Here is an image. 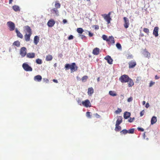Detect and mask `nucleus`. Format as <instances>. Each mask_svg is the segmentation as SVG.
I'll return each mask as SVG.
<instances>
[{"instance_id": "nucleus-24", "label": "nucleus", "mask_w": 160, "mask_h": 160, "mask_svg": "<svg viewBox=\"0 0 160 160\" xmlns=\"http://www.w3.org/2000/svg\"><path fill=\"white\" fill-rule=\"evenodd\" d=\"M130 115L131 114L130 112H125L124 114V118L125 119H128L130 117Z\"/></svg>"}, {"instance_id": "nucleus-36", "label": "nucleus", "mask_w": 160, "mask_h": 160, "mask_svg": "<svg viewBox=\"0 0 160 160\" xmlns=\"http://www.w3.org/2000/svg\"><path fill=\"white\" fill-rule=\"evenodd\" d=\"M36 62L38 64H40L42 63V61L41 59L38 58L36 60Z\"/></svg>"}, {"instance_id": "nucleus-20", "label": "nucleus", "mask_w": 160, "mask_h": 160, "mask_svg": "<svg viewBox=\"0 0 160 160\" xmlns=\"http://www.w3.org/2000/svg\"><path fill=\"white\" fill-rule=\"evenodd\" d=\"M94 92V90L91 87L88 89V93L89 96H91Z\"/></svg>"}, {"instance_id": "nucleus-23", "label": "nucleus", "mask_w": 160, "mask_h": 160, "mask_svg": "<svg viewBox=\"0 0 160 160\" xmlns=\"http://www.w3.org/2000/svg\"><path fill=\"white\" fill-rule=\"evenodd\" d=\"M39 38L38 36H36L34 37V42L35 45H37L39 42Z\"/></svg>"}, {"instance_id": "nucleus-28", "label": "nucleus", "mask_w": 160, "mask_h": 160, "mask_svg": "<svg viewBox=\"0 0 160 160\" xmlns=\"http://www.w3.org/2000/svg\"><path fill=\"white\" fill-rule=\"evenodd\" d=\"M143 54L145 57L149 58L150 56V53L147 51H144Z\"/></svg>"}, {"instance_id": "nucleus-27", "label": "nucleus", "mask_w": 160, "mask_h": 160, "mask_svg": "<svg viewBox=\"0 0 160 160\" xmlns=\"http://www.w3.org/2000/svg\"><path fill=\"white\" fill-rule=\"evenodd\" d=\"M12 8L15 12L19 11H20L19 7L17 5L13 6Z\"/></svg>"}, {"instance_id": "nucleus-8", "label": "nucleus", "mask_w": 160, "mask_h": 160, "mask_svg": "<svg viewBox=\"0 0 160 160\" xmlns=\"http://www.w3.org/2000/svg\"><path fill=\"white\" fill-rule=\"evenodd\" d=\"M82 105L86 108L91 107V104L88 99H86L84 101H82Z\"/></svg>"}, {"instance_id": "nucleus-42", "label": "nucleus", "mask_w": 160, "mask_h": 160, "mask_svg": "<svg viewBox=\"0 0 160 160\" xmlns=\"http://www.w3.org/2000/svg\"><path fill=\"white\" fill-rule=\"evenodd\" d=\"M77 101L78 104L79 105H82V102L80 98H78Z\"/></svg>"}, {"instance_id": "nucleus-62", "label": "nucleus", "mask_w": 160, "mask_h": 160, "mask_svg": "<svg viewBox=\"0 0 160 160\" xmlns=\"http://www.w3.org/2000/svg\"><path fill=\"white\" fill-rule=\"evenodd\" d=\"M46 81H47V82H48V79H46Z\"/></svg>"}, {"instance_id": "nucleus-3", "label": "nucleus", "mask_w": 160, "mask_h": 160, "mask_svg": "<svg viewBox=\"0 0 160 160\" xmlns=\"http://www.w3.org/2000/svg\"><path fill=\"white\" fill-rule=\"evenodd\" d=\"M7 25L9 28V29L11 31H13L15 28V24L11 21H9L7 22Z\"/></svg>"}, {"instance_id": "nucleus-14", "label": "nucleus", "mask_w": 160, "mask_h": 160, "mask_svg": "<svg viewBox=\"0 0 160 160\" xmlns=\"http://www.w3.org/2000/svg\"><path fill=\"white\" fill-rule=\"evenodd\" d=\"M104 59L107 60V62L109 64H112V60L110 56H106L105 58Z\"/></svg>"}, {"instance_id": "nucleus-51", "label": "nucleus", "mask_w": 160, "mask_h": 160, "mask_svg": "<svg viewBox=\"0 0 160 160\" xmlns=\"http://www.w3.org/2000/svg\"><path fill=\"white\" fill-rule=\"evenodd\" d=\"M94 28L95 29H98L99 28V27L98 25H95L94 26Z\"/></svg>"}, {"instance_id": "nucleus-2", "label": "nucleus", "mask_w": 160, "mask_h": 160, "mask_svg": "<svg viewBox=\"0 0 160 160\" xmlns=\"http://www.w3.org/2000/svg\"><path fill=\"white\" fill-rule=\"evenodd\" d=\"M129 79V78L127 75L124 74L120 77L119 80L122 82L124 83L128 82Z\"/></svg>"}, {"instance_id": "nucleus-26", "label": "nucleus", "mask_w": 160, "mask_h": 160, "mask_svg": "<svg viewBox=\"0 0 160 160\" xmlns=\"http://www.w3.org/2000/svg\"><path fill=\"white\" fill-rule=\"evenodd\" d=\"M128 84L129 87H132L134 85V82L133 81L129 78L128 81Z\"/></svg>"}, {"instance_id": "nucleus-38", "label": "nucleus", "mask_w": 160, "mask_h": 160, "mask_svg": "<svg viewBox=\"0 0 160 160\" xmlns=\"http://www.w3.org/2000/svg\"><path fill=\"white\" fill-rule=\"evenodd\" d=\"M88 78V77L87 76H84L82 78V82H84Z\"/></svg>"}, {"instance_id": "nucleus-57", "label": "nucleus", "mask_w": 160, "mask_h": 160, "mask_svg": "<svg viewBox=\"0 0 160 160\" xmlns=\"http://www.w3.org/2000/svg\"><path fill=\"white\" fill-rule=\"evenodd\" d=\"M81 37V38H82V39H83V38H85L86 37L84 35H80Z\"/></svg>"}, {"instance_id": "nucleus-45", "label": "nucleus", "mask_w": 160, "mask_h": 160, "mask_svg": "<svg viewBox=\"0 0 160 160\" xmlns=\"http://www.w3.org/2000/svg\"><path fill=\"white\" fill-rule=\"evenodd\" d=\"M91 112H86V116L89 118H91V115H90Z\"/></svg>"}, {"instance_id": "nucleus-18", "label": "nucleus", "mask_w": 160, "mask_h": 160, "mask_svg": "<svg viewBox=\"0 0 160 160\" xmlns=\"http://www.w3.org/2000/svg\"><path fill=\"white\" fill-rule=\"evenodd\" d=\"M26 57L28 58H33L35 57V54L34 53H28L27 54Z\"/></svg>"}, {"instance_id": "nucleus-46", "label": "nucleus", "mask_w": 160, "mask_h": 160, "mask_svg": "<svg viewBox=\"0 0 160 160\" xmlns=\"http://www.w3.org/2000/svg\"><path fill=\"white\" fill-rule=\"evenodd\" d=\"M145 111L144 110L141 111L140 112V116L141 117L144 114Z\"/></svg>"}, {"instance_id": "nucleus-25", "label": "nucleus", "mask_w": 160, "mask_h": 160, "mask_svg": "<svg viewBox=\"0 0 160 160\" xmlns=\"http://www.w3.org/2000/svg\"><path fill=\"white\" fill-rule=\"evenodd\" d=\"M51 11L53 13H55L56 15H58V12L57 8H54L51 10Z\"/></svg>"}, {"instance_id": "nucleus-12", "label": "nucleus", "mask_w": 160, "mask_h": 160, "mask_svg": "<svg viewBox=\"0 0 160 160\" xmlns=\"http://www.w3.org/2000/svg\"><path fill=\"white\" fill-rule=\"evenodd\" d=\"M159 28L158 27H156L154 28L153 30V34L155 36V37H157L158 36V30Z\"/></svg>"}, {"instance_id": "nucleus-6", "label": "nucleus", "mask_w": 160, "mask_h": 160, "mask_svg": "<svg viewBox=\"0 0 160 160\" xmlns=\"http://www.w3.org/2000/svg\"><path fill=\"white\" fill-rule=\"evenodd\" d=\"M124 20V26L125 28H127L129 25V20L128 18L124 17L123 18Z\"/></svg>"}, {"instance_id": "nucleus-53", "label": "nucleus", "mask_w": 160, "mask_h": 160, "mask_svg": "<svg viewBox=\"0 0 160 160\" xmlns=\"http://www.w3.org/2000/svg\"><path fill=\"white\" fill-rule=\"evenodd\" d=\"M149 103H147L146 104V105L145 106L147 108H148L149 107Z\"/></svg>"}, {"instance_id": "nucleus-9", "label": "nucleus", "mask_w": 160, "mask_h": 160, "mask_svg": "<svg viewBox=\"0 0 160 160\" xmlns=\"http://www.w3.org/2000/svg\"><path fill=\"white\" fill-rule=\"evenodd\" d=\"M107 42L109 45L114 44L115 43L114 38L112 36H109Z\"/></svg>"}, {"instance_id": "nucleus-58", "label": "nucleus", "mask_w": 160, "mask_h": 160, "mask_svg": "<svg viewBox=\"0 0 160 160\" xmlns=\"http://www.w3.org/2000/svg\"><path fill=\"white\" fill-rule=\"evenodd\" d=\"M111 12H109L108 14H107V16H109V17H110V16L111 14Z\"/></svg>"}, {"instance_id": "nucleus-41", "label": "nucleus", "mask_w": 160, "mask_h": 160, "mask_svg": "<svg viewBox=\"0 0 160 160\" xmlns=\"http://www.w3.org/2000/svg\"><path fill=\"white\" fill-rule=\"evenodd\" d=\"M143 31L145 32L146 33L148 34L149 33V30L148 28H143Z\"/></svg>"}, {"instance_id": "nucleus-50", "label": "nucleus", "mask_w": 160, "mask_h": 160, "mask_svg": "<svg viewBox=\"0 0 160 160\" xmlns=\"http://www.w3.org/2000/svg\"><path fill=\"white\" fill-rule=\"evenodd\" d=\"M138 131H140L142 132H143L144 131V129L143 128H138Z\"/></svg>"}, {"instance_id": "nucleus-30", "label": "nucleus", "mask_w": 160, "mask_h": 160, "mask_svg": "<svg viewBox=\"0 0 160 160\" xmlns=\"http://www.w3.org/2000/svg\"><path fill=\"white\" fill-rule=\"evenodd\" d=\"M13 45L18 47H19L20 46V42L18 41H15L13 43Z\"/></svg>"}, {"instance_id": "nucleus-48", "label": "nucleus", "mask_w": 160, "mask_h": 160, "mask_svg": "<svg viewBox=\"0 0 160 160\" xmlns=\"http://www.w3.org/2000/svg\"><path fill=\"white\" fill-rule=\"evenodd\" d=\"M88 34H89V36L90 37H92L93 35V33H91L90 31H88Z\"/></svg>"}, {"instance_id": "nucleus-22", "label": "nucleus", "mask_w": 160, "mask_h": 160, "mask_svg": "<svg viewBox=\"0 0 160 160\" xmlns=\"http://www.w3.org/2000/svg\"><path fill=\"white\" fill-rule=\"evenodd\" d=\"M15 31L17 34V36L18 37L21 38H23L22 35L20 32L18 30L17 28L16 29Z\"/></svg>"}, {"instance_id": "nucleus-37", "label": "nucleus", "mask_w": 160, "mask_h": 160, "mask_svg": "<svg viewBox=\"0 0 160 160\" xmlns=\"http://www.w3.org/2000/svg\"><path fill=\"white\" fill-rule=\"evenodd\" d=\"M134 128H131L128 130V133L132 134L134 132Z\"/></svg>"}, {"instance_id": "nucleus-60", "label": "nucleus", "mask_w": 160, "mask_h": 160, "mask_svg": "<svg viewBox=\"0 0 160 160\" xmlns=\"http://www.w3.org/2000/svg\"><path fill=\"white\" fill-rule=\"evenodd\" d=\"M145 103H146V102H145V101H143L142 102V104H143V105H144V104H145Z\"/></svg>"}, {"instance_id": "nucleus-61", "label": "nucleus", "mask_w": 160, "mask_h": 160, "mask_svg": "<svg viewBox=\"0 0 160 160\" xmlns=\"http://www.w3.org/2000/svg\"><path fill=\"white\" fill-rule=\"evenodd\" d=\"M99 79H100L99 78H98L97 80H98V81H99Z\"/></svg>"}, {"instance_id": "nucleus-4", "label": "nucleus", "mask_w": 160, "mask_h": 160, "mask_svg": "<svg viewBox=\"0 0 160 160\" xmlns=\"http://www.w3.org/2000/svg\"><path fill=\"white\" fill-rule=\"evenodd\" d=\"M20 54L22 57H24L27 55V49L25 47H23L21 48Z\"/></svg>"}, {"instance_id": "nucleus-35", "label": "nucleus", "mask_w": 160, "mask_h": 160, "mask_svg": "<svg viewBox=\"0 0 160 160\" xmlns=\"http://www.w3.org/2000/svg\"><path fill=\"white\" fill-rule=\"evenodd\" d=\"M128 130L126 129H123L120 132V133H121V134H126L127 133H128Z\"/></svg>"}, {"instance_id": "nucleus-29", "label": "nucleus", "mask_w": 160, "mask_h": 160, "mask_svg": "<svg viewBox=\"0 0 160 160\" xmlns=\"http://www.w3.org/2000/svg\"><path fill=\"white\" fill-rule=\"evenodd\" d=\"M52 57L51 55H47L46 58V61H50L52 60Z\"/></svg>"}, {"instance_id": "nucleus-52", "label": "nucleus", "mask_w": 160, "mask_h": 160, "mask_svg": "<svg viewBox=\"0 0 160 160\" xmlns=\"http://www.w3.org/2000/svg\"><path fill=\"white\" fill-rule=\"evenodd\" d=\"M155 83L154 82H153L152 81H151L150 83L149 86L151 87Z\"/></svg>"}, {"instance_id": "nucleus-34", "label": "nucleus", "mask_w": 160, "mask_h": 160, "mask_svg": "<svg viewBox=\"0 0 160 160\" xmlns=\"http://www.w3.org/2000/svg\"><path fill=\"white\" fill-rule=\"evenodd\" d=\"M77 32L79 33L82 34L84 31L83 29L82 28H78L77 29Z\"/></svg>"}, {"instance_id": "nucleus-11", "label": "nucleus", "mask_w": 160, "mask_h": 160, "mask_svg": "<svg viewBox=\"0 0 160 160\" xmlns=\"http://www.w3.org/2000/svg\"><path fill=\"white\" fill-rule=\"evenodd\" d=\"M25 32L26 33L32 34L31 29L28 26H26L24 27Z\"/></svg>"}, {"instance_id": "nucleus-40", "label": "nucleus", "mask_w": 160, "mask_h": 160, "mask_svg": "<svg viewBox=\"0 0 160 160\" xmlns=\"http://www.w3.org/2000/svg\"><path fill=\"white\" fill-rule=\"evenodd\" d=\"M102 38L104 40H105L107 42L108 39V38L107 37V36L105 35H103L102 36Z\"/></svg>"}, {"instance_id": "nucleus-39", "label": "nucleus", "mask_w": 160, "mask_h": 160, "mask_svg": "<svg viewBox=\"0 0 160 160\" xmlns=\"http://www.w3.org/2000/svg\"><path fill=\"white\" fill-rule=\"evenodd\" d=\"M116 46L117 48L119 49H122V46L120 43H118L116 44Z\"/></svg>"}, {"instance_id": "nucleus-32", "label": "nucleus", "mask_w": 160, "mask_h": 160, "mask_svg": "<svg viewBox=\"0 0 160 160\" xmlns=\"http://www.w3.org/2000/svg\"><path fill=\"white\" fill-rule=\"evenodd\" d=\"M55 6L56 8L57 9L59 8L61 6L60 4L58 2V1H56L55 2Z\"/></svg>"}, {"instance_id": "nucleus-5", "label": "nucleus", "mask_w": 160, "mask_h": 160, "mask_svg": "<svg viewBox=\"0 0 160 160\" xmlns=\"http://www.w3.org/2000/svg\"><path fill=\"white\" fill-rule=\"evenodd\" d=\"M22 67L24 69L27 71H32V68L26 63H23Z\"/></svg>"}, {"instance_id": "nucleus-16", "label": "nucleus", "mask_w": 160, "mask_h": 160, "mask_svg": "<svg viewBox=\"0 0 160 160\" xmlns=\"http://www.w3.org/2000/svg\"><path fill=\"white\" fill-rule=\"evenodd\" d=\"M100 51V49L98 48H94L92 51V53L94 55H98L99 54Z\"/></svg>"}, {"instance_id": "nucleus-33", "label": "nucleus", "mask_w": 160, "mask_h": 160, "mask_svg": "<svg viewBox=\"0 0 160 160\" xmlns=\"http://www.w3.org/2000/svg\"><path fill=\"white\" fill-rule=\"evenodd\" d=\"M116 127L115 128V130L116 131H119L121 129V128L120 126H119V125L116 124Z\"/></svg>"}, {"instance_id": "nucleus-10", "label": "nucleus", "mask_w": 160, "mask_h": 160, "mask_svg": "<svg viewBox=\"0 0 160 160\" xmlns=\"http://www.w3.org/2000/svg\"><path fill=\"white\" fill-rule=\"evenodd\" d=\"M129 68H133L136 65V62L133 60H131L128 63Z\"/></svg>"}, {"instance_id": "nucleus-49", "label": "nucleus", "mask_w": 160, "mask_h": 160, "mask_svg": "<svg viewBox=\"0 0 160 160\" xmlns=\"http://www.w3.org/2000/svg\"><path fill=\"white\" fill-rule=\"evenodd\" d=\"M132 100V97H131L129 98L128 99V102H131Z\"/></svg>"}, {"instance_id": "nucleus-55", "label": "nucleus", "mask_w": 160, "mask_h": 160, "mask_svg": "<svg viewBox=\"0 0 160 160\" xmlns=\"http://www.w3.org/2000/svg\"><path fill=\"white\" fill-rule=\"evenodd\" d=\"M53 81L54 82H55L56 83H58V81L57 80L54 79L53 80Z\"/></svg>"}, {"instance_id": "nucleus-59", "label": "nucleus", "mask_w": 160, "mask_h": 160, "mask_svg": "<svg viewBox=\"0 0 160 160\" xmlns=\"http://www.w3.org/2000/svg\"><path fill=\"white\" fill-rule=\"evenodd\" d=\"M12 0H9V3L11 4L12 3Z\"/></svg>"}, {"instance_id": "nucleus-44", "label": "nucleus", "mask_w": 160, "mask_h": 160, "mask_svg": "<svg viewBox=\"0 0 160 160\" xmlns=\"http://www.w3.org/2000/svg\"><path fill=\"white\" fill-rule=\"evenodd\" d=\"M122 112V110L121 108H118V109L115 111V112L117 113H118Z\"/></svg>"}, {"instance_id": "nucleus-43", "label": "nucleus", "mask_w": 160, "mask_h": 160, "mask_svg": "<svg viewBox=\"0 0 160 160\" xmlns=\"http://www.w3.org/2000/svg\"><path fill=\"white\" fill-rule=\"evenodd\" d=\"M134 118H130L129 119H128V121L129 122H132L134 120Z\"/></svg>"}, {"instance_id": "nucleus-15", "label": "nucleus", "mask_w": 160, "mask_h": 160, "mask_svg": "<svg viewBox=\"0 0 160 160\" xmlns=\"http://www.w3.org/2000/svg\"><path fill=\"white\" fill-rule=\"evenodd\" d=\"M55 24V22L53 20H49L48 22V25L49 27H52Z\"/></svg>"}, {"instance_id": "nucleus-21", "label": "nucleus", "mask_w": 160, "mask_h": 160, "mask_svg": "<svg viewBox=\"0 0 160 160\" xmlns=\"http://www.w3.org/2000/svg\"><path fill=\"white\" fill-rule=\"evenodd\" d=\"M157 121V119L156 117L153 116L152 117L151 121V124L153 125Z\"/></svg>"}, {"instance_id": "nucleus-31", "label": "nucleus", "mask_w": 160, "mask_h": 160, "mask_svg": "<svg viewBox=\"0 0 160 160\" xmlns=\"http://www.w3.org/2000/svg\"><path fill=\"white\" fill-rule=\"evenodd\" d=\"M109 94L110 95L114 97L117 95V94L114 91H110L109 92Z\"/></svg>"}, {"instance_id": "nucleus-56", "label": "nucleus", "mask_w": 160, "mask_h": 160, "mask_svg": "<svg viewBox=\"0 0 160 160\" xmlns=\"http://www.w3.org/2000/svg\"><path fill=\"white\" fill-rule=\"evenodd\" d=\"M62 22H63V23H64V24L67 22V21L66 19H63V20Z\"/></svg>"}, {"instance_id": "nucleus-47", "label": "nucleus", "mask_w": 160, "mask_h": 160, "mask_svg": "<svg viewBox=\"0 0 160 160\" xmlns=\"http://www.w3.org/2000/svg\"><path fill=\"white\" fill-rule=\"evenodd\" d=\"M73 36L72 35H70L68 38V40H70L73 39Z\"/></svg>"}, {"instance_id": "nucleus-54", "label": "nucleus", "mask_w": 160, "mask_h": 160, "mask_svg": "<svg viewBox=\"0 0 160 160\" xmlns=\"http://www.w3.org/2000/svg\"><path fill=\"white\" fill-rule=\"evenodd\" d=\"M159 76H158V75H156L155 76V78L156 79H158L159 78Z\"/></svg>"}, {"instance_id": "nucleus-13", "label": "nucleus", "mask_w": 160, "mask_h": 160, "mask_svg": "<svg viewBox=\"0 0 160 160\" xmlns=\"http://www.w3.org/2000/svg\"><path fill=\"white\" fill-rule=\"evenodd\" d=\"M34 79L35 81L40 82L41 81L42 77L40 75H38L34 77Z\"/></svg>"}, {"instance_id": "nucleus-17", "label": "nucleus", "mask_w": 160, "mask_h": 160, "mask_svg": "<svg viewBox=\"0 0 160 160\" xmlns=\"http://www.w3.org/2000/svg\"><path fill=\"white\" fill-rule=\"evenodd\" d=\"M122 116H118V119L116 122V124L119 125L122 122Z\"/></svg>"}, {"instance_id": "nucleus-7", "label": "nucleus", "mask_w": 160, "mask_h": 160, "mask_svg": "<svg viewBox=\"0 0 160 160\" xmlns=\"http://www.w3.org/2000/svg\"><path fill=\"white\" fill-rule=\"evenodd\" d=\"M102 16L107 22L108 24H109L110 23V21L112 20V18L108 16L107 15V14H102Z\"/></svg>"}, {"instance_id": "nucleus-1", "label": "nucleus", "mask_w": 160, "mask_h": 160, "mask_svg": "<svg viewBox=\"0 0 160 160\" xmlns=\"http://www.w3.org/2000/svg\"><path fill=\"white\" fill-rule=\"evenodd\" d=\"M65 68L67 69H70L72 72H74L77 70L78 67L74 62L72 63L71 65L67 64L65 65Z\"/></svg>"}, {"instance_id": "nucleus-19", "label": "nucleus", "mask_w": 160, "mask_h": 160, "mask_svg": "<svg viewBox=\"0 0 160 160\" xmlns=\"http://www.w3.org/2000/svg\"><path fill=\"white\" fill-rule=\"evenodd\" d=\"M32 34L26 33L24 35V38L26 41L28 42L30 40V37Z\"/></svg>"}]
</instances>
